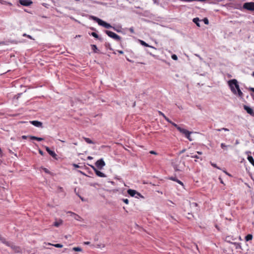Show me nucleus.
Here are the masks:
<instances>
[{
	"instance_id": "nucleus-1",
	"label": "nucleus",
	"mask_w": 254,
	"mask_h": 254,
	"mask_svg": "<svg viewBox=\"0 0 254 254\" xmlns=\"http://www.w3.org/2000/svg\"><path fill=\"white\" fill-rule=\"evenodd\" d=\"M228 83L230 89L233 94L235 95L238 94L240 97L242 98L243 96V93L240 89L237 80L235 79H231L229 80Z\"/></svg>"
},
{
	"instance_id": "nucleus-2",
	"label": "nucleus",
	"mask_w": 254,
	"mask_h": 254,
	"mask_svg": "<svg viewBox=\"0 0 254 254\" xmlns=\"http://www.w3.org/2000/svg\"><path fill=\"white\" fill-rule=\"evenodd\" d=\"M90 18L97 22L99 25L102 26L108 29L113 28V26H111L110 24L95 16L91 15L90 16Z\"/></svg>"
},
{
	"instance_id": "nucleus-3",
	"label": "nucleus",
	"mask_w": 254,
	"mask_h": 254,
	"mask_svg": "<svg viewBox=\"0 0 254 254\" xmlns=\"http://www.w3.org/2000/svg\"><path fill=\"white\" fill-rule=\"evenodd\" d=\"M128 194L131 197H134L137 198H139L140 197L144 198V197L142 195L141 193L134 190L128 189Z\"/></svg>"
},
{
	"instance_id": "nucleus-4",
	"label": "nucleus",
	"mask_w": 254,
	"mask_h": 254,
	"mask_svg": "<svg viewBox=\"0 0 254 254\" xmlns=\"http://www.w3.org/2000/svg\"><path fill=\"white\" fill-rule=\"evenodd\" d=\"M105 32L108 36L114 39V40L118 41L120 40V37L115 33L109 30H105Z\"/></svg>"
},
{
	"instance_id": "nucleus-5",
	"label": "nucleus",
	"mask_w": 254,
	"mask_h": 254,
	"mask_svg": "<svg viewBox=\"0 0 254 254\" xmlns=\"http://www.w3.org/2000/svg\"><path fill=\"white\" fill-rule=\"evenodd\" d=\"M243 8L248 10L254 11V2L245 3L243 5Z\"/></svg>"
},
{
	"instance_id": "nucleus-6",
	"label": "nucleus",
	"mask_w": 254,
	"mask_h": 254,
	"mask_svg": "<svg viewBox=\"0 0 254 254\" xmlns=\"http://www.w3.org/2000/svg\"><path fill=\"white\" fill-rule=\"evenodd\" d=\"M95 165L98 169H102L105 166V163L101 158L96 162Z\"/></svg>"
},
{
	"instance_id": "nucleus-7",
	"label": "nucleus",
	"mask_w": 254,
	"mask_h": 254,
	"mask_svg": "<svg viewBox=\"0 0 254 254\" xmlns=\"http://www.w3.org/2000/svg\"><path fill=\"white\" fill-rule=\"evenodd\" d=\"M19 3L23 6H30L33 3V2L31 0H19Z\"/></svg>"
},
{
	"instance_id": "nucleus-8",
	"label": "nucleus",
	"mask_w": 254,
	"mask_h": 254,
	"mask_svg": "<svg viewBox=\"0 0 254 254\" xmlns=\"http://www.w3.org/2000/svg\"><path fill=\"white\" fill-rule=\"evenodd\" d=\"M244 108L249 114L254 117V111L252 108L246 105L244 106Z\"/></svg>"
},
{
	"instance_id": "nucleus-9",
	"label": "nucleus",
	"mask_w": 254,
	"mask_h": 254,
	"mask_svg": "<svg viewBox=\"0 0 254 254\" xmlns=\"http://www.w3.org/2000/svg\"><path fill=\"white\" fill-rule=\"evenodd\" d=\"M7 247H10L15 252L18 253L19 252V248L14 245L13 243L9 242V245H6Z\"/></svg>"
},
{
	"instance_id": "nucleus-10",
	"label": "nucleus",
	"mask_w": 254,
	"mask_h": 254,
	"mask_svg": "<svg viewBox=\"0 0 254 254\" xmlns=\"http://www.w3.org/2000/svg\"><path fill=\"white\" fill-rule=\"evenodd\" d=\"M30 123L33 126L38 127H42V123L41 122H39L38 121H30Z\"/></svg>"
},
{
	"instance_id": "nucleus-11",
	"label": "nucleus",
	"mask_w": 254,
	"mask_h": 254,
	"mask_svg": "<svg viewBox=\"0 0 254 254\" xmlns=\"http://www.w3.org/2000/svg\"><path fill=\"white\" fill-rule=\"evenodd\" d=\"M46 151L48 152V153L51 155L52 156L53 158H56V156H57V154H56V153L53 151V150H51L49 147H46Z\"/></svg>"
},
{
	"instance_id": "nucleus-12",
	"label": "nucleus",
	"mask_w": 254,
	"mask_h": 254,
	"mask_svg": "<svg viewBox=\"0 0 254 254\" xmlns=\"http://www.w3.org/2000/svg\"><path fill=\"white\" fill-rule=\"evenodd\" d=\"M246 153L248 155V160L254 166V159L252 156L249 155V154L251 153V152L248 151L246 152Z\"/></svg>"
},
{
	"instance_id": "nucleus-13",
	"label": "nucleus",
	"mask_w": 254,
	"mask_h": 254,
	"mask_svg": "<svg viewBox=\"0 0 254 254\" xmlns=\"http://www.w3.org/2000/svg\"><path fill=\"white\" fill-rule=\"evenodd\" d=\"M95 174H96L97 176L100 177L105 178L106 177L105 174H104L103 173H102V172L98 170H95Z\"/></svg>"
},
{
	"instance_id": "nucleus-14",
	"label": "nucleus",
	"mask_w": 254,
	"mask_h": 254,
	"mask_svg": "<svg viewBox=\"0 0 254 254\" xmlns=\"http://www.w3.org/2000/svg\"><path fill=\"white\" fill-rule=\"evenodd\" d=\"M190 206L191 208H195L194 212H197L198 211V209L197 208V203L196 202H192L190 203Z\"/></svg>"
},
{
	"instance_id": "nucleus-15",
	"label": "nucleus",
	"mask_w": 254,
	"mask_h": 254,
	"mask_svg": "<svg viewBox=\"0 0 254 254\" xmlns=\"http://www.w3.org/2000/svg\"><path fill=\"white\" fill-rule=\"evenodd\" d=\"M0 241L2 243L5 245L6 246V245H9V242L7 241L6 239L5 238L2 237L1 236H0Z\"/></svg>"
},
{
	"instance_id": "nucleus-16",
	"label": "nucleus",
	"mask_w": 254,
	"mask_h": 254,
	"mask_svg": "<svg viewBox=\"0 0 254 254\" xmlns=\"http://www.w3.org/2000/svg\"><path fill=\"white\" fill-rule=\"evenodd\" d=\"M178 130L182 133L184 134V135H185L186 134H187L188 131H189V130L186 129H184V128H183L181 127H178Z\"/></svg>"
},
{
	"instance_id": "nucleus-17",
	"label": "nucleus",
	"mask_w": 254,
	"mask_h": 254,
	"mask_svg": "<svg viewBox=\"0 0 254 254\" xmlns=\"http://www.w3.org/2000/svg\"><path fill=\"white\" fill-rule=\"evenodd\" d=\"M29 137L31 139H34V140H36L38 141H42L44 140V138H42V137H36V136H29Z\"/></svg>"
},
{
	"instance_id": "nucleus-18",
	"label": "nucleus",
	"mask_w": 254,
	"mask_h": 254,
	"mask_svg": "<svg viewBox=\"0 0 254 254\" xmlns=\"http://www.w3.org/2000/svg\"><path fill=\"white\" fill-rule=\"evenodd\" d=\"M159 114L160 115L163 116V117L165 119L166 121H167L168 123H171V121L167 118L162 112L161 111H159Z\"/></svg>"
},
{
	"instance_id": "nucleus-19",
	"label": "nucleus",
	"mask_w": 254,
	"mask_h": 254,
	"mask_svg": "<svg viewBox=\"0 0 254 254\" xmlns=\"http://www.w3.org/2000/svg\"><path fill=\"white\" fill-rule=\"evenodd\" d=\"M73 218L78 221H82L83 220V219L80 216L76 214H73Z\"/></svg>"
},
{
	"instance_id": "nucleus-20",
	"label": "nucleus",
	"mask_w": 254,
	"mask_h": 254,
	"mask_svg": "<svg viewBox=\"0 0 254 254\" xmlns=\"http://www.w3.org/2000/svg\"><path fill=\"white\" fill-rule=\"evenodd\" d=\"M91 48L93 50V52L95 53H97L99 52V50L98 49L97 46L95 45H91Z\"/></svg>"
},
{
	"instance_id": "nucleus-21",
	"label": "nucleus",
	"mask_w": 254,
	"mask_h": 254,
	"mask_svg": "<svg viewBox=\"0 0 254 254\" xmlns=\"http://www.w3.org/2000/svg\"><path fill=\"white\" fill-rule=\"evenodd\" d=\"M193 22L196 24V25L198 26V27H200V24H199V19L198 18V17H196V18H194L192 20Z\"/></svg>"
},
{
	"instance_id": "nucleus-22",
	"label": "nucleus",
	"mask_w": 254,
	"mask_h": 254,
	"mask_svg": "<svg viewBox=\"0 0 254 254\" xmlns=\"http://www.w3.org/2000/svg\"><path fill=\"white\" fill-rule=\"evenodd\" d=\"M89 35L92 36L93 37H94L96 39H99L100 40H101V38H100L99 37V36L98 35V34L96 33H95V32H92V33H89Z\"/></svg>"
},
{
	"instance_id": "nucleus-23",
	"label": "nucleus",
	"mask_w": 254,
	"mask_h": 254,
	"mask_svg": "<svg viewBox=\"0 0 254 254\" xmlns=\"http://www.w3.org/2000/svg\"><path fill=\"white\" fill-rule=\"evenodd\" d=\"M191 133H192V132H191V131H188V132L187 134H186L185 135V136H186V137H187V138H188L190 141H192V138H191L190 135V134H191Z\"/></svg>"
},
{
	"instance_id": "nucleus-24",
	"label": "nucleus",
	"mask_w": 254,
	"mask_h": 254,
	"mask_svg": "<svg viewBox=\"0 0 254 254\" xmlns=\"http://www.w3.org/2000/svg\"><path fill=\"white\" fill-rule=\"evenodd\" d=\"M253 239V235L251 234L247 235L245 237V240L246 241H249Z\"/></svg>"
},
{
	"instance_id": "nucleus-25",
	"label": "nucleus",
	"mask_w": 254,
	"mask_h": 254,
	"mask_svg": "<svg viewBox=\"0 0 254 254\" xmlns=\"http://www.w3.org/2000/svg\"><path fill=\"white\" fill-rule=\"evenodd\" d=\"M105 47L110 50H113V49L111 47V44L108 42H106L105 44Z\"/></svg>"
},
{
	"instance_id": "nucleus-26",
	"label": "nucleus",
	"mask_w": 254,
	"mask_h": 254,
	"mask_svg": "<svg viewBox=\"0 0 254 254\" xmlns=\"http://www.w3.org/2000/svg\"><path fill=\"white\" fill-rule=\"evenodd\" d=\"M84 140L88 144H94L93 141H92L90 138L84 137Z\"/></svg>"
},
{
	"instance_id": "nucleus-27",
	"label": "nucleus",
	"mask_w": 254,
	"mask_h": 254,
	"mask_svg": "<svg viewBox=\"0 0 254 254\" xmlns=\"http://www.w3.org/2000/svg\"><path fill=\"white\" fill-rule=\"evenodd\" d=\"M62 223V221L60 220V221H56L54 223V226L55 227H58Z\"/></svg>"
},
{
	"instance_id": "nucleus-28",
	"label": "nucleus",
	"mask_w": 254,
	"mask_h": 254,
	"mask_svg": "<svg viewBox=\"0 0 254 254\" xmlns=\"http://www.w3.org/2000/svg\"><path fill=\"white\" fill-rule=\"evenodd\" d=\"M72 250H73V251H74L75 252H81L82 251L81 248H80L79 247H74L72 249Z\"/></svg>"
},
{
	"instance_id": "nucleus-29",
	"label": "nucleus",
	"mask_w": 254,
	"mask_h": 254,
	"mask_svg": "<svg viewBox=\"0 0 254 254\" xmlns=\"http://www.w3.org/2000/svg\"><path fill=\"white\" fill-rule=\"evenodd\" d=\"M139 41H140V44L144 46L145 47H150V46H149L148 44L146 43L144 41H143L142 40H139Z\"/></svg>"
},
{
	"instance_id": "nucleus-30",
	"label": "nucleus",
	"mask_w": 254,
	"mask_h": 254,
	"mask_svg": "<svg viewBox=\"0 0 254 254\" xmlns=\"http://www.w3.org/2000/svg\"><path fill=\"white\" fill-rule=\"evenodd\" d=\"M0 3L1 4H6V3H7L9 5H12L11 3L10 2H7L6 1H4V0H0Z\"/></svg>"
},
{
	"instance_id": "nucleus-31",
	"label": "nucleus",
	"mask_w": 254,
	"mask_h": 254,
	"mask_svg": "<svg viewBox=\"0 0 254 254\" xmlns=\"http://www.w3.org/2000/svg\"><path fill=\"white\" fill-rule=\"evenodd\" d=\"M203 21L204 22V23L207 25L209 24V21H208V19L207 18H204L203 19Z\"/></svg>"
},
{
	"instance_id": "nucleus-32",
	"label": "nucleus",
	"mask_w": 254,
	"mask_h": 254,
	"mask_svg": "<svg viewBox=\"0 0 254 254\" xmlns=\"http://www.w3.org/2000/svg\"><path fill=\"white\" fill-rule=\"evenodd\" d=\"M217 130L218 131H220L221 130L229 131V129L227 128L223 127L220 129H217Z\"/></svg>"
},
{
	"instance_id": "nucleus-33",
	"label": "nucleus",
	"mask_w": 254,
	"mask_h": 254,
	"mask_svg": "<svg viewBox=\"0 0 254 254\" xmlns=\"http://www.w3.org/2000/svg\"><path fill=\"white\" fill-rule=\"evenodd\" d=\"M54 246L56 248H62L63 247V245L60 244H56L55 245H54Z\"/></svg>"
},
{
	"instance_id": "nucleus-34",
	"label": "nucleus",
	"mask_w": 254,
	"mask_h": 254,
	"mask_svg": "<svg viewBox=\"0 0 254 254\" xmlns=\"http://www.w3.org/2000/svg\"><path fill=\"white\" fill-rule=\"evenodd\" d=\"M170 123L174 127H176L177 129H178V127H180L178 125H177L176 124L172 122V121H171V123Z\"/></svg>"
},
{
	"instance_id": "nucleus-35",
	"label": "nucleus",
	"mask_w": 254,
	"mask_h": 254,
	"mask_svg": "<svg viewBox=\"0 0 254 254\" xmlns=\"http://www.w3.org/2000/svg\"><path fill=\"white\" fill-rule=\"evenodd\" d=\"M172 59H173L174 60H175V61L178 60V57H177V55H176L175 54L172 55Z\"/></svg>"
},
{
	"instance_id": "nucleus-36",
	"label": "nucleus",
	"mask_w": 254,
	"mask_h": 254,
	"mask_svg": "<svg viewBox=\"0 0 254 254\" xmlns=\"http://www.w3.org/2000/svg\"><path fill=\"white\" fill-rule=\"evenodd\" d=\"M23 37H27L28 38L32 39V37L30 35H27L26 34L24 33L23 34Z\"/></svg>"
},
{
	"instance_id": "nucleus-37",
	"label": "nucleus",
	"mask_w": 254,
	"mask_h": 254,
	"mask_svg": "<svg viewBox=\"0 0 254 254\" xmlns=\"http://www.w3.org/2000/svg\"><path fill=\"white\" fill-rule=\"evenodd\" d=\"M67 213L68 214H69L71 216H72V217H73V214H75V213H74V212H72L71 211H68L67 212Z\"/></svg>"
},
{
	"instance_id": "nucleus-38",
	"label": "nucleus",
	"mask_w": 254,
	"mask_h": 254,
	"mask_svg": "<svg viewBox=\"0 0 254 254\" xmlns=\"http://www.w3.org/2000/svg\"><path fill=\"white\" fill-rule=\"evenodd\" d=\"M221 147L222 148L224 149L225 148L227 147V145H226L224 143H222L221 144Z\"/></svg>"
},
{
	"instance_id": "nucleus-39",
	"label": "nucleus",
	"mask_w": 254,
	"mask_h": 254,
	"mask_svg": "<svg viewBox=\"0 0 254 254\" xmlns=\"http://www.w3.org/2000/svg\"><path fill=\"white\" fill-rule=\"evenodd\" d=\"M149 153L151 154H154V155H157V153L153 150H151L149 152Z\"/></svg>"
},
{
	"instance_id": "nucleus-40",
	"label": "nucleus",
	"mask_w": 254,
	"mask_h": 254,
	"mask_svg": "<svg viewBox=\"0 0 254 254\" xmlns=\"http://www.w3.org/2000/svg\"><path fill=\"white\" fill-rule=\"evenodd\" d=\"M90 166L93 169V170L95 172V170H97V169L96 168V167H94V166H93V165H90Z\"/></svg>"
},
{
	"instance_id": "nucleus-41",
	"label": "nucleus",
	"mask_w": 254,
	"mask_h": 254,
	"mask_svg": "<svg viewBox=\"0 0 254 254\" xmlns=\"http://www.w3.org/2000/svg\"><path fill=\"white\" fill-rule=\"evenodd\" d=\"M211 164L214 167H215V168H217L219 169V168L217 166L216 164H214V163H211Z\"/></svg>"
},
{
	"instance_id": "nucleus-42",
	"label": "nucleus",
	"mask_w": 254,
	"mask_h": 254,
	"mask_svg": "<svg viewBox=\"0 0 254 254\" xmlns=\"http://www.w3.org/2000/svg\"><path fill=\"white\" fill-rule=\"evenodd\" d=\"M73 166L75 168H79V166L78 165H77V164H73Z\"/></svg>"
},
{
	"instance_id": "nucleus-43",
	"label": "nucleus",
	"mask_w": 254,
	"mask_h": 254,
	"mask_svg": "<svg viewBox=\"0 0 254 254\" xmlns=\"http://www.w3.org/2000/svg\"><path fill=\"white\" fill-rule=\"evenodd\" d=\"M191 158H196V159H199V157L198 156L196 155L192 156Z\"/></svg>"
},
{
	"instance_id": "nucleus-44",
	"label": "nucleus",
	"mask_w": 254,
	"mask_h": 254,
	"mask_svg": "<svg viewBox=\"0 0 254 254\" xmlns=\"http://www.w3.org/2000/svg\"><path fill=\"white\" fill-rule=\"evenodd\" d=\"M21 137L23 139H26L27 138L28 136L26 135H22Z\"/></svg>"
},
{
	"instance_id": "nucleus-45",
	"label": "nucleus",
	"mask_w": 254,
	"mask_h": 254,
	"mask_svg": "<svg viewBox=\"0 0 254 254\" xmlns=\"http://www.w3.org/2000/svg\"><path fill=\"white\" fill-rule=\"evenodd\" d=\"M90 244V242H84V245H88Z\"/></svg>"
},
{
	"instance_id": "nucleus-46",
	"label": "nucleus",
	"mask_w": 254,
	"mask_h": 254,
	"mask_svg": "<svg viewBox=\"0 0 254 254\" xmlns=\"http://www.w3.org/2000/svg\"><path fill=\"white\" fill-rule=\"evenodd\" d=\"M123 201L126 204H127V198L123 199Z\"/></svg>"
},
{
	"instance_id": "nucleus-47",
	"label": "nucleus",
	"mask_w": 254,
	"mask_h": 254,
	"mask_svg": "<svg viewBox=\"0 0 254 254\" xmlns=\"http://www.w3.org/2000/svg\"><path fill=\"white\" fill-rule=\"evenodd\" d=\"M170 179V180L174 181H176V179L175 178H174V177H171Z\"/></svg>"
},
{
	"instance_id": "nucleus-48",
	"label": "nucleus",
	"mask_w": 254,
	"mask_h": 254,
	"mask_svg": "<svg viewBox=\"0 0 254 254\" xmlns=\"http://www.w3.org/2000/svg\"><path fill=\"white\" fill-rule=\"evenodd\" d=\"M129 31L131 32V33H133V28H129Z\"/></svg>"
},
{
	"instance_id": "nucleus-49",
	"label": "nucleus",
	"mask_w": 254,
	"mask_h": 254,
	"mask_svg": "<svg viewBox=\"0 0 254 254\" xmlns=\"http://www.w3.org/2000/svg\"><path fill=\"white\" fill-rule=\"evenodd\" d=\"M185 151H186V149H184L182 150V151H181L180 153V154L183 153L185 152Z\"/></svg>"
},
{
	"instance_id": "nucleus-50",
	"label": "nucleus",
	"mask_w": 254,
	"mask_h": 254,
	"mask_svg": "<svg viewBox=\"0 0 254 254\" xmlns=\"http://www.w3.org/2000/svg\"><path fill=\"white\" fill-rule=\"evenodd\" d=\"M93 159V157H91V156H88L87 157V159L88 160H92Z\"/></svg>"
},
{
	"instance_id": "nucleus-51",
	"label": "nucleus",
	"mask_w": 254,
	"mask_h": 254,
	"mask_svg": "<svg viewBox=\"0 0 254 254\" xmlns=\"http://www.w3.org/2000/svg\"><path fill=\"white\" fill-rule=\"evenodd\" d=\"M249 89H250V90H251V91H252L254 92V88L251 87V88H250Z\"/></svg>"
},
{
	"instance_id": "nucleus-52",
	"label": "nucleus",
	"mask_w": 254,
	"mask_h": 254,
	"mask_svg": "<svg viewBox=\"0 0 254 254\" xmlns=\"http://www.w3.org/2000/svg\"><path fill=\"white\" fill-rule=\"evenodd\" d=\"M178 183L180 184L181 185H183V183L181 181H178Z\"/></svg>"
},
{
	"instance_id": "nucleus-53",
	"label": "nucleus",
	"mask_w": 254,
	"mask_h": 254,
	"mask_svg": "<svg viewBox=\"0 0 254 254\" xmlns=\"http://www.w3.org/2000/svg\"><path fill=\"white\" fill-rule=\"evenodd\" d=\"M44 171H45V172L46 173H49V171H48V169H46V168H45V169H44Z\"/></svg>"
},
{
	"instance_id": "nucleus-54",
	"label": "nucleus",
	"mask_w": 254,
	"mask_h": 254,
	"mask_svg": "<svg viewBox=\"0 0 254 254\" xmlns=\"http://www.w3.org/2000/svg\"><path fill=\"white\" fill-rule=\"evenodd\" d=\"M39 153L40 154H41V155H43V152L42 150H39Z\"/></svg>"
},
{
	"instance_id": "nucleus-55",
	"label": "nucleus",
	"mask_w": 254,
	"mask_h": 254,
	"mask_svg": "<svg viewBox=\"0 0 254 254\" xmlns=\"http://www.w3.org/2000/svg\"><path fill=\"white\" fill-rule=\"evenodd\" d=\"M197 154H199V155H201V154H202V152H200V151H197Z\"/></svg>"
},
{
	"instance_id": "nucleus-56",
	"label": "nucleus",
	"mask_w": 254,
	"mask_h": 254,
	"mask_svg": "<svg viewBox=\"0 0 254 254\" xmlns=\"http://www.w3.org/2000/svg\"><path fill=\"white\" fill-rule=\"evenodd\" d=\"M118 52L120 54H123V51H118Z\"/></svg>"
},
{
	"instance_id": "nucleus-57",
	"label": "nucleus",
	"mask_w": 254,
	"mask_h": 254,
	"mask_svg": "<svg viewBox=\"0 0 254 254\" xmlns=\"http://www.w3.org/2000/svg\"><path fill=\"white\" fill-rule=\"evenodd\" d=\"M4 42H0V45L4 44Z\"/></svg>"
},
{
	"instance_id": "nucleus-58",
	"label": "nucleus",
	"mask_w": 254,
	"mask_h": 254,
	"mask_svg": "<svg viewBox=\"0 0 254 254\" xmlns=\"http://www.w3.org/2000/svg\"><path fill=\"white\" fill-rule=\"evenodd\" d=\"M219 179L220 180V182H221V183H222V184H224V183H223V182L221 178H219Z\"/></svg>"
},
{
	"instance_id": "nucleus-59",
	"label": "nucleus",
	"mask_w": 254,
	"mask_h": 254,
	"mask_svg": "<svg viewBox=\"0 0 254 254\" xmlns=\"http://www.w3.org/2000/svg\"><path fill=\"white\" fill-rule=\"evenodd\" d=\"M80 172L82 174H83V175H85V176H86V175H85V174L84 173H83V172H81V171H80Z\"/></svg>"
},
{
	"instance_id": "nucleus-60",
	"label": "nucleus",
	"mask_w": 254,
	"mask_h": 254,
	"mask_svg": "<svg viewBox=\"0 0 254 254\" xmlns=\"http://www.w3.org/2000/svg\"><path fill=\"white\" fill-rule=\"evenodd\" d=\"M91 29L92 30H94V31L95 30V28H94L93 27L91 28Z\"/></svg>"
},
{
	"instance_id": "nucleus-61",
	"label": "nucleus",
	"mask_w": 254,
	"mask_h": 254,
	"mask_svg": "<svg viewBox=\"0 0 254 254\" xmlns=\"http://www.w3.org/2000/svg\"><path fill=\"white\" fill-rule=\"evenodd\" d=\"M113 28H114L115 30H116L117 31L119 32V31L118 30V29H116L115 28L113 27Z\"/></svg>"
},
{
	"instance_id": "nucleus-62",
	"label": "nucleus",
	"mask_w": 254,
	"mask_h": 254,
	"mask_svg": "<svg viewBox=\"0 0 254 254\" xmlns=\"http://www.w3.org/2000/svg\"><path fill=\"white\" fill-rule=\"evenodd\" d=\"M80 199L82 200V201H84V199L83 197L80 196Z\"/></svg>"
},
{
	"instance_id": "nucleus-63",
	"label": "nucleus",
	"mask_w": 254,
	"mask_h": 254,
	"mask_svg": "<svg viewBox=\"0 0 254 254\" xmlns=\"http://www.w3.org/2000/svg\"><path fill=\"white\" fill-rule=\"evenodd\" d=\"M154 3H157V0H153Z\"/></svg>"
},
{
	"instance_id": "nucleus-64",
	"label": "nucleus",
	"mask_w": 254,
	"mask_h": 254,
	"mask_svg": "<svg viewBox=\"0 0 254 254\" xmlns=\"http://www.w3.org/2000/svg\"><path fill=\"white\" fill-rule=\"evenodd\" d=\"M252 75H253V76H254V71L253 72V73H252Z\"/></svg>"
}]
</instances>
